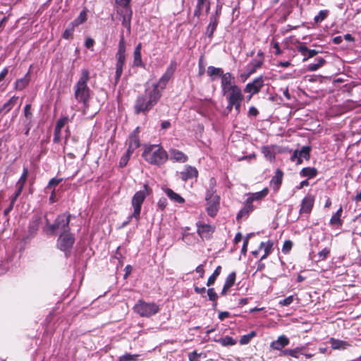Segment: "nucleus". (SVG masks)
Instances as JSON below:
<instances>
[{
	"label": "nucleus",
	"mask_w": 361,
	"mask_h": 361,
	"mask_svg": "<svg viewBox=\"0 0 361 361\" xmlns=\"http://www.w3.org/2000/svg\"><path fill=\"white\" fill-rule=\"evenodd\" d=\"M139 127H137L135 130L130 134L129 137V146L130 148H138L140 146V138L138 136Z\"/></svg>",
	"instance_id": "31"
},
{
	"label": "nucleus",
	"mask_w": 361,
	"mask_h": 361,
	"mask_svg": "<svg viewBox=\"0 0 361 361\" xmlns=\"http://www.w3.org/2000/svg\"><path fill=\"white\" fill-rule=\"evenodd\" d=\"M24 116L25 117V121H32V114L31 112V104H26L24 107Z\"/></svg>",
	"instance_id": "46"
},
{
	"label": "nucleus",
	"mask_w": 361,
	"mask_h": 361,
	"mask_svg": "<svg viewBox=\"0 0 361 361\" xmlns=\"http://www.w3.org/2000/svg\"><path fill=\"white\" fill-rule=\"evenodd\" d=\"M330 252V249L324 247L318 253L319 260H324Z\"/></svg>",
	"instance_id": "51"
},
{
	"label": "nucleus",
	"mask_w": 361,
	"mask_h": 361,
	"mask_svg": "<svg viewBox=\"0 0 361 361\" xmlns=\"http://www.w3.org/2000/svg\"><path fill=\"white\" fill-rule=\"evenodd\" d=\"M293 243L290 240H286L282 247V252L285 254L288 253L292 248Z\"/></svg>",
	"instance_id": "54"
},
{
	"label": "nucleus",
	"mask_w": 361,
	"mask_h": 361,
	"mask_svg": "<svg viewBox=\"0 0 361 361\" xmlns=\"http://www.w3.org/2000/svg\"><path fill=\"white\" fill-rule=\"evenodd\" d=\"M269 194V189L267 188H264L261 191L257 192H249L247 194V198L254 201H260L264 198Z\"/></svg>",
	"instance_id": "26"
},
{
	"label": "nucleus",
	"mask_w": 361,
	"mask_h": 361,
	"mask_svg": "<svg viewBox=\"0 0 361 361\" xmlns=\"http://www.w3.org/2000/svg\"><path fill=\"white\" fill-rule=\"evenodd\" d=\"M161 97V92H157L156 87H146L145 93L136 98L134 104L135 113L147 114L157 104Z\"/></svg>",
	"instance_id": "2"
},
{
	"label": "nucleus",
	"mask_w": 361,
	"mask_h": 361,
	"mask_svg": "<svg viewBox=\"0 0 361 361\" xmlns=\"http://www.w3.org/2000/svg\"><path fill=\"white\" fill-rule=\"evenodd\" d=\"M219 24V20L217 16H211L209 19V23L207 27L205 35L210 39L212 38L213 34Z\"/></svg>",
	"instance_id": "23"
},
{
	"label": "nucleus",
	"mask_w": 361,
	"mask_h": 361,
	"mask_svg": "<svg viewBox=\"0 0 361 361\" xmlns=\"http://www.w3.org/2000/svg\"><path fill=\"white\" fill-rule=\"evenodd\" d=\"M310 150L311 147L309 146H303L300 150H298V164H302V158H304L306 160H308L310 159Z\"/></svg>",
	"instance_id": "34"
},
{
	"label": "nucleus",
	"mask_w": 361,
	"mask_h": 361,
	"mask_svg": "<svg viewBox=\"0 0 361 361\" xmlns=\"http://www.w3.org/2000/svg\"><path fill=\"white\" fill-rule=\"evenodd\" d=\"M27 174H28L27 169L26 168H24L23 172L22 173L21 176L20 177L18 182L16 183V188H21L23 189V187L25 185L26 180H27Z\"/></svg>",
	"instance_id": "43"
},
{
	"label": "nucleus",
	"mask_w": 361,
	"mask_h": 361,
	"mask_svg": "<svg viewBox=\"0 0 361 361\" xmlns=\"http://www.w3.org/2000/svg\"><path fill=\"white\" fill-rule=\"evenodd\" d=\"M235 281V273L231 272L226 277L224 285L226 286L231 288L234 285Z\"/></svg>",
	"instance_id": "45"
},
{
	"label": "nucleus",
	"mask_w": 361,
	"mask_h": 361,
	"mask_svg": "<svg viewBox=\"0 0 361 361\" xmlns=\"http://www.w3.org/2000/svg\"><path fill=\"white\" fill-rule=\"evenodd\" d=\"M41 218L39 216H34L28 226L29 235L32 237L35 235L40 225Z\"/></svg>",
	"instance_id": "22"
},
{
	"label": "nucleus",
	"mask_w": 361,
	"mask_h": 361,
	"mask_svg": "<svg viewBox=\"0 0 361 361\" xmlns=\"http://www.w3.org/2000/svg\"><path fill=\"white\" fill-rule=\"evenodd\" d=\"M215 192H216V190L214 188H209L207 191L205 200L207 201V200H211L213 198H214L215 196H217L216 195H215Z\"/></svg>",
	"instance_id": "56"
},
{
	"label": "nucleus",
	"mask_w": 361,
	"mask_h": 361,
	"mask_svg": "<svg viewBox=\"0 0 361 361\" xmlns=\"http://www.w3.org/2000/svg\"><path fill=\"white\" fill-rule=\"evenodd\" d=\"M75 26L74 25L70 23L67 28L65 30V31L63 33V37L66 39H68L72 37L74 30H75Z\"/></svg>",
	"instance_id": "44"
},
{
	"label": "nucleus",
	"mask_w": 361,
	"mask_h": 361,
	"mask_svg": "<svg viewBox=\"0 0 361 361\" xmlns=\"http://www.w3.org/2000/svg\"><path fill=\"white\" fill-rule=\"evenodd\" d=\"M207 74L211 77L212 80H214L216 77H221L224 74L223 69L221 68H216L214 66H209L207 68Z\"/></svg>",
	"instance_id": "33"
},
{
	"label": "nucleus",
	"mask_w": 361,
	"mask_h": 361,
	"mask_svg": "<svg viewBox=\"0 0 361 361\" xmlns=\"http://www.w3.org/2000/svg\"><path fill=\"white\" fill-rule=\"evenodd\" d=\"M151 192L152 189L147 184H145L142 190L137 191L135 193L131 200L132 207L133 208V213L129 216L128 221L125 222L123 225H126L132 218H135L137 221L140 219L142 204L144 202L145 198L149 195Z\"/></svg>",
	"instance_id": "6"
},
{
	"label": "nucleus",
	"mask_w": 361,
	"mask_h": 361,
	"mask_svg": "<svg viewBox=\"0 0 361 361\" xmlns=\"http://www.w3.org/2000/svg\"><path fill=\"white\" fill-rule=\"evenodd\" d=\"M293 300H294V296L290 295V296L286 298L285 299L280 300L279 302V305L281 306H288L293 302Z\"/></svg>",
	"instance_id": "50"
},
{
	"label": "nucleus",
	"mask_w": 361,
	"mask_h": 361,
	"mask_svg": "<svg viewBox=\"0 0 361 361\" xmlns=\"http://www.w3.org/2000/svg\"><path fill=\"white\" fill-rule=\"evenodd\" d=\"M252 203L253 202H252V200H250L249 198H247V200H246V201L245 202L243 208L247 212H248V213L252 212L254 210V209H255Z\"/></svg>",
	"instance_id": "52"
},
{
	"label": "nucleus",
	"mask_w": 361,
	"mask_h": 361,
	"mask_svg": "<svg viewBox=\"0 0 361 361\" xmlns=\"http://www.w3.org/2000/svg\"><path fill=\"white\" fill-rule=\"evenodd\" d=\"M142 156L147 162L156 166L164 164L169 159L166 151L160 145L146 146Z\"/></svg>",
	"instance_id": "3"
},
{
	"label": "nucleus",
	"mask_w": 361,
	"mask_h": 361,
	"mask_svg": "<svg viewBox=\"0 0 361 361\" xmlns=\"http://www.w3.org/2000/svg\"><path fill=\"white\" fill-rule=\"evenodd\" d=\"M133 66L141 67L144 66L141 56V43H139L135 48L133 53Z\"/></svg>",
	"instance_id": "28"
},
{
	"label": "nucleus",
	"mask_w": 361,
	"mask_h": 361,
	"mask_svg": "<svg viewBox=\"0 0 361 361\" xmlns=\"http://www.w3.org/2000/svg\"><path fill=\"white\" fill-rule=\"evenodd\" d=\"M116 73H115V81L117 83L122 75L123 66L126 61V41L124 36L122 34L120 37L118 42V51L116 54Z\"/></svg>",
	"instance_id": "7"
},
{
	"label": "nucleus",
	"mask_w": 361,
	"mask_h": 361,
	"mask_svg": "<svg viewBox=\"0 0 361 361\" xmlns=\"http://www.w3.org/2000/svg\"><path fill=\"white\" fill-rule=\"evenodd\" d=\"M262 152L263 153L264 156L269 161H273L275 159V152L270 147L263 146L262 147Z\"/></svg>",
	"instance_id": "38"
},
{
	"label": "nucleus",
	"mask_w": 361,
	"mask_h": 361,
	"mask_svg": "<svg viewBox=\"0 0 361 361\" xmlns=\"http://www.w3.org/2000/svg\"><path fill=\"white\" fill-rule=\"evenodd\" d=\"M170 159L175 162L185 163L188 161V156L183 152L176 149H171L169 150Z\"/></svg>",
	"instance_id": "17"
},
{
	"label": "nucleus",
	"mask_w": 361,
	"mask_h": 361,
	"mask_svg": "<svg viewBox=\"0 0 361 361\" xmlns=\"http://www.w3.org/2000/svg\"><path fill=\"white\" fill-rule=\"evenodd\" d=\"M130 158H128V157L123 155L121 157V160H120V162H119V166L120 167L123 168L124 166H126L129 161Z\"/></svg>",
	"instance_id": "63"
},
{
	"label": "nucleus",
	"mask_w": 361,
	"mask_h": 361,
	"mask_svg": "<svg viewBox=\"0 0 361 361\" xmlns=\"http://www.w3.org/2000/svg\"><path fill=\"white\" fill-rule=\"evenodd\" d=\"M61 130H58V128H56L54 129V138H53V141L56 143H58L60 142L61 140Z\"/></svg>",
	"instance_id": "61"
},
{
	"label": "nucleus",
	"mask_w": 361,
	"mask_h": 361,
	"mask_svg": "<svg viewBox=\"0 0 361 361\" xmlns=\"http://www.w3.org/2000/svg\"><path fill=\"white\" fill-rule=\"evenodd\" d=\"M221 92H225L238 85L235 84V78L231 73H226L221 76Z\"/></svg>",
	"instance_id": "12"
},
{
	"label": "nucleus",
	"mask_w": 361,
	"mask_h": 361,
	"mask_svg": "<svg viewBox=\"0 0 361 361\" xmlns=\"http://www.w3.org/2000/svg\"><path fill=\"white\" fill-rule=\"evenodd\" d=\"M168 204L167 200L165 197H161L157 202V207L161 210H164Z\"/></svg>",
	"instance_id": "55"
},
{
	"label": "nucleus",
	"mask_w": 361,
	"mask_h": 361,
	"mask_svg": "<svg viewBox=\"0 0 361 361\" xmlns=\"http://www.w3.org/2000/svg\"><path fill=\"white\" fill-rule=\"evenodd\" d=\"M258 114H259V111L257 109V108H255V106L250 107V109L248 110V113H247L248 116L256 117L258 116Z\"/></svg>",
	"instance_id": "62"
},
{
	"label": "nucleus",
	"mask_w": 361,
	"mask_h": 361,
	"mask_svg": "<svg viewBox=\"0 0 361 361\" xmlns=\"http://www.w3.org/2000/svg\"><path fill=\"white\" fill-rule=\"evenodd\" d=\"M87 20V13L85 11H82L80 13L79 16L71 23L74 25L75 27L83 23Z\"/></svg>",
	"instance_id": "42"
},
{
	"label": "nucleus",
	"mask_w": 361,
	"mask_h": 361,
	"mask_svg": "<svg viewBox=\"0 0 361 361\" xmlns=\"http://www.w3.org/2000/svg\"><path fill=\"white\" fill-rule=\"evenodd\" d=\"M215 341L220 343L222 346H232L237 343V339L229 336L216 339Z\"/></svg>",
	"instance_id": "32"
},
{
	"label": "nucleus",
	"mask_w": 361,
	"mask_h": 361,
	"mask_svg": "<svg viewBox=\"0 0 361 361\" xmlns=\"http://www.w3.org/2000/svg\"><path fill=\"white\" fill-rule=\"evenodd\" d=\"M297 49L299 52L301 53L302 56H304V58L302 59L303 61H306L310 58L314 57L316 56L319 51L315 49H309L305 45L300 44L297 47Z\"/></svg>",
	"instance_id": "20"
},
{
	"label": "nucleus",
	"mask_w": 361,
	"mask_h": 361,
	"mask_svg": "<svg viewBox=\"0 0 361 361\" xmlns=\"http://www.w3.org/2000/svg\"><path fill=\"white\" fill-rule=\"evenodd\" d=\"M221 271V266H218L216 268V269L214 270V271L213 272V274L209 277V279L207 280V286H212V285H213L214 283L216 278L220 274Z\"/></svg>",
	"instance_id": "40"
},
{
	"label": "nucleus",
	"mask_w": 361,
	"mask_h": 361,
	"mask_svg": "<svg viewBox=\"0 0 361 361\" xmlns=\"http://www.w3.org/2000/svg\"><path fill=\"white\" fill-rule=\"evenodd\" d=\"M70 218V214H61L56 217L53 224H50L47 219L46 226L43 230L48 234H55L59 232L61 233L68 232L71 229L69 226Z\"/></svg>",
	"instance_id": "5"
},
{
	"label": "nucleus",
	"mask_w": 361,
	"mask_h": 361,
	"mask_svg": "<svg viewBox=\"0 0 361 361\" xmlns=\"http://www.w3.org/2000/svg\"><path fill=\"white\" fill-rule=\"evenodd\" d=\"M342 207H340L338 211L331 216L330 219V224L331 225H341L342 221L341 220V216L342 214Z\"/></svg>",
	"instance_id": "39"
},
{
	"label": "nucleus",
	"mask_w": 361,
	"mask_h": 361,
	"mask_svg": "<svg viewBox=\"0 0 361 361\" xmlns=\"http://www.w3.org/2000/svg\"><path fill=\"white\" fill-rule=\"evenodd\" d=\"M222 94L226 97L228 103L227 106L226 107V111H227L228 113H230L234 108L236 115H238L241 111V104L245 99V96L240 87L237 86L231 90L223 92Z\"/></svg>",
	"instance_id": "4"
},
{
	"label": "nucleus",
	"mask_w": 361,
	"mask_h": 361,
	"mask_svg": "<svg viewBox=\"0 0 361 361\" xmlns=\"http://www.w3.org/2000/svg\"><path fill=\"white\" fill-rule=\"evenodd\" d=\"M200 353H197L196 350H194L192 353H189L188 359L190 361H199V358L200 357Z\"/></svg>",
	"instance_id": "58"
},
{
	"label": "nucleus",
	"mask_w": 361,
	"mask_h": 361,
	"mask_svg": "<svg viewBox=\"0 0 361 361\" xmlns=\"http://www.w3.org/2000/svg\"><path fill=\"white\" fill-rule=\"evenodd\" d=\"M329 343L331 345V348L335 350H344L350 346V344L348 342L336 339L334 338H331Z\"/></svg>",
	"instance_id": "30"
},
{
	"label": "nucleus",
	"mask_w": 361,
	"mask_h": 361,
	"mask_svg": "<svg viewBox=\"0 0 361 361\" xmlns=\"http://www.w3.org/2000/svg\"><path fill=\"white\" fill-rule=\"evenodd\" d=\"M18 97L13 96L0 108V113L2 116L7 114L16 104Z\"/></svg>",
	"instance_id": "21"
},
{
	"label": "nucleus",
	"mask_w": 361,
	"mask_h": 361,
	"mask_svg": "<svg viewBox=\"0 0 361 361\" xmlns=\"http://www.w3.org/2000/svg\"><path fill=\"white\" fill-rule=\"evenodd\" d=\"M207 214L211 217H214L219 211L220 197L219 196H215L214 198L211 200H207Z\"/></svg>",
	"instance_id": "15"
},
{
	"label": "nucleus",
	"mask_w": 361,
	"mask_h": 361,
	"mask_svg": "<svg viewBox=\"0 0 361 361\" xmlns=\"http://www.w3.org/2000/svg\"><path fill=\"white\" fill-rule=\"evenodd\" d=\"M315 61H316L315 63H310L307 66V71H316L319 68L323 66L325 64V63H326L325 59H323V58H321V57L320 58H317Z\"/></svg>",
	"instance_id": "35"
},
{
	"label": "nucleus",
	"mask_w": 361,
	"mask_h": 361,
	"mask_svg": "<svg viewBox=\"0 0 361 361\" xmlns=\"http://www.w3.org/2000/svg\"><path fill=\"white\" fill-rule=\"evenodd\" d=\"M250 213L247 212L244 208L240 209L239 212L237 214L236 219L239 221L240 219L245 218L247 219L249 216Z\"/></svg>",
	"instance_id": "57"
},
{
	"label": "nucleus",
	"mask_w": 361,
	"mask_h": 361,
	"mask_svg": "<svg viewBox=\"0 0 361 361\" xmlns=\"http://www.w3.org/2000/svg\"><path fill=\"white\" fill-rule=\"evenodd\" d=\"M23 191V188H16V190L14 193V195L11 198V202L12 203H15L18 197L20 195L21 192Z\"/></svg>",
	"instance_id": "60"
},
{
	"label": "nucleus",
	"mask_w": 361,
	"mask_h": 361,
	"mask_svg": "<svg viewBox=\"0 0 361 361\" xmlns=\"http://www.w3.org/2000/svg\"><path fill=\"white\" fill-rule=\"evenodd\" d=\"M61 181V179H56L55 178H51L48 183L47 188H51L53 185L56 186L59 185Z\"/></svg>",
	"instance_id": "64"
},
{
	"label": "nucleus",
	"mask_w": 361,
	"mask_h": 361,
	"mask_svg": "<svg viewBox=\"0 0 361 361\" xmlns=\"http://www.w3.org/2000/svg\"><path fill=\"white\" fill-rule=\"evenodd\" d=\"M209 1V0H197L196 7L194 11V16L199 18L202 14V11L204 8V4Z\"/></svg>",
	"instance_id": "37"
},
{
	"label": "nucleus",
	"mask_w": 361,
	"mask_h": 361,
	"mask_svg": "<svg viewBox=\"0 0 361 361\" xmlns=\"http://www.w3.org/2000/svg\"><path fill=\"white\" fill-rule=\"evenodd\" d=\"M307 344H305V345H301V346H298L294 349H286V350H284L282 353L283 355H288L293 357H295V358H298V354L300 353L302 355L304 354L305 350L307 349Z\"/></svg>",
	"instance_id": "24"
},
{
	"label": "nucleus",
	"mask_w": 361,
	"mask_h": 361,
	"mask_svg": "<svg viewBox=\"0 0 361 361\" xmlns=\"http://www.w3.org/2000/svg\"><path fill=\"white\" fill-rule=\"evenodd\" d=\"M30 71L29 70L23 78L16 80L14 83V88L16 90L21 91L29 85L30 81Z\"/></svg>",
	"instance_id": "19"
},
{
	"label": "nucleus",
	"mask_w": 361,
	"mask_h": 361,
	"mask_svg": "<svg viewBox=\"0 0 361 361\" xmlns=\"http://www.w3.org/2000/svg\"><path fill=\"white\" fill-rule=\"evenodd\" d=\"M207 295L209 300L214 302V306H216L218 295L217 293L215 292L214 289L213 288H209L207 290Z\"/></svg>",
	"instance_id": "48"
},
{
	"label": "nucleus",
	"mask_w": 361,
	"mask_h": 361,
	"mask_svg": "<svg viewBox=\"0 0 361 361\" xmlns=\"http://www.w3.org/2000/svg\"><path fill=\"white\" fill-rule=\"evenodd\" d=\"M122 25L127 28L128 32L130 33V20L132 11L130 8H126V11H123Z\"/></svg>",
	"instance_id": "29"
},
{
	"label": "nucleus",
	"mask_w": 361,
	"mask_h": 361,
	"mask_svg": "<svg viewBox=\"0 0 361 361\" xmlns=\"http://www.w3.org/2000/svg\"><path fill=\"white\" fill-rule=\"evenodd\" d=\"M159 307L154 302L139 300L134 306V311L141 317H149L159 311Z\"/></svg>",
	"instance_id": "8"
},
{
	"label": "nucleus",
	"mask_w": 361,
	"mask_h": 361,
	"mask_svg": "<svg viewBox=\"0 0 361 361\" xmlns=\"http://www.w3.org/2000/svg\"><path fill=\"white\" fill-rule=\"evenodd\" d=\"M314 197L312 195H307L302 200L300 214L309 215L314 206Z\"/></svg>",
	"instance_id": "13"
},
{
	"label": "nucleus",
	"mask_w": 361,
	"mask_h": 361,
	"mask_svg": "<svg viewBox=\"0 0 361 361\" xmlns=\"http://www.w3.org/2000/svg\"><path fill=\"white\" fill-rule=\"evenodd\" d=\"M289 338L286 336L281 335L278 337L277 340L274 341L270 343V348L272 350H281L284 347L287 346L289 344Z\"/></svg>",
	"instance_id": "16"
},
{
	"label": "nucleus",
	"mask_w": 361,
	"mask_h": 361,
	"mask_svg": "<svg viewBox=\"0 0 361 361\" xmlns=\"http://www.w3.org/2000/svg\"><path fill=\"white\" fill-rule=\"evenodd\" d=\"M176 67L177 63L175 61H171L165 73L159 78L158 82L153 84L151 88L156 87L157 91L161 93L162 90L166 88L168 82L171 79Z\"/></svg>",
	"instance_id": "9"
},
{
	"label": "nucleus",
	"mask_w": 361,
	"mask_h": 361,
	"mask_svg": "<svg viewBox=\"0 0 361 361\" xmlns=\"http://www.w3.org/2000/svg\"><path fill=\"white\" fill-rule=\"evenodd\" d=\"M300 174L301 176L303 177H308L309 178H314L317 174V170L315 168H311V167H306L303 168L300 172Z\"/></svg>",
	"instance_id": "36"
},
{
	"label": "nucleus",
	"mask_w": 361,
	"mask_h": 361,
	"mask_svg": "<svg viewBox=\"0 0 361 361\" xmlns=\"http://www.w3.org/2000/svg\"><path fill=\"white\" fill-rule=\"evenodd\" d=\"M271 247H272V243H271L270 242H267V243L262 242L260 244L259 248L264 249L265 253L269 254Z\"/></svg>",
	"instance_id": "53"
},
{
	"label": "nucleus",
	"mask_w": 361,
	"mask_h": 361,
	"mask_svg": "<svg viewBox=\"0 0 361 361\" xmlns=\"http://www.w3.org/2000/svg\"><path fill=\"white\" fill-rule=\"evenodd\" d=\"M198 176V171L196 168L191 166H185L184 171L180 172L181 179L186 181L188 179L196 178Z\"/></svg>",
	"instance_id": "18"
},
{
	"label": "nucleus",
	"mask_w": 361,
	"mask_h": 361,
	"mask_svg": "<svg viewBox=\"0 0 361 361\" xmlns=\"http://www.w3.org/2000/svg\"><path fill=\"white\" fill-rule=\"evenodd\" d=\"M281 179H282V172L279 169H278L276 171V176L272 178L271 181L279 185L281 183Z\"/></svg>",
	"instance_id": "59"
},
{
	"label": "nucleus",
	"mask_w": 361,
	"mask_h": 361,
	"mask_svg": "<svg viewBox=\"0 0 361 361\" xmlns=\"http://www.w3.org/2000/svg\"><path fill=\"white\" fill-rule=\"evenodd\" d=\"M264 86V78L263 76H259L253 80L252 82H248L245 88L244 92L246 93L255 94L258 93L262 87Z\"/></svg>",
	"instance_id": "11"
},
{
	"label": "nucleus",
	"mask_w": 361,
	"mask_h": 361,
	"mask_svg": "<svg viewBox=\"0 0 361 361\" xmlns=\"http://www.w3.org/2000/svg\"><path fill=\"white\" fill-rule=\"evenodd\" d=\"M196 226L197 228V232L202 238H209L214 232V228L209 224H204L202 221H197Z\"/></svg>",
	"instance_id": "14"
},
{
	"label": "nucleus",
	"mask_w": 361,
	"mask_h": 361,
	"mask_svg": "<svg viewBox=\"0 0 361 361\" xmlns=\"http://www.w3.org/2000/svg\"><path fill=\"white\" fill-rule=\"evenodd\" d=\"M89 80V71L87 69H82L78 80L73 87L75 99L82 106L78 108H76L75 106H72L71 109L74 111H81L83 115L87 114L86 111L89 108V101L91 98V90L87 85Z\"/></svg>",
	"instance_id": "1"
},
{
	"label": "nucleus",
	"mask_w": 361,
	"mask_h": 361,
	"mask_svg": "<svg viewBox=\"0 0 361 361\" xmlns=\"http://www.w3.org/2000/svg\"><path fill=\"white\" fill-rule=\"evenodd\" d=\"M163 190L171 200L179 204H183L185 202L184 198L178 193L175 192L173 190L166 188H163Z\"/></svg>",
	"instance_id": "27"
},
{
	"label": "nucleus",
	"mask_w": 361,
	"mask_h": 361,
	"mask_svg": "<svg viewBox=\"0 0 361 361\" xmlns=\"http://www.w3.org/2000/svg\"><path fill=\"white\" fill-rule=\"evenodd\" d=\"M263 63V59L252 60L247 66V74L246 78L253 74L257 69L259 68L262 66Z\"/></svg>",
	"instance_id": "25"
},
{
	"label": "nucleus",
	"mask_w": 361,
	"mask_h": 361,
	"mask_svg": "<svg viewBox=\"0 0 361 361\" xmlns=\"http://www.w3.org/2000/svg\"><path fill=\"white\" fill-rule=\"evenodd\" d=\"M68 121L69 119L67 116L59 118L56 122L55 128H58V130H62L63 126L68 122Z\"/></svg>",
	"instance_id": "49"
},
{
	"label": "nucleus",
	"mask_w": 361,
	"mask_h": 361,
	"mask_svg": "<svg viewBox=\"0 0 361 361\" xmlns=\"http://www.w3.org/2000/svg\"><path fill=\"white\" fill-rule=\"evenodd\" d=\"M329 13V10H321L319 13L314 16V22L316 24L322 23L323 20H324L328 15Z\"/></svg>",
	"instance_id": "41"
},
{
	"label": "nucleus",
	"mask_w": 361,
	"mask_h": 361,
	"mask_svg": "<svg viewBox=\"0 0 361 361\" xmlns=\"http://www.w3.org/2000/svg\"><path fill=\"white\" fill-rule=\"evenodd\" d=\"M74 242L75 238L70 231L61 233L57 240V247L68 256V252L71 250Z\"/></svg>",
	"instance_id": "10"
},
{
	"label": "nucleus",
	"mask_w": 361,
	"mask_h": 361,
	"mask_svg": "<svg viewBox=\"0 0 361 361\" xmlns=\"http://www.w3.org/2000/svg\"><path fill=\"white\" fill-rule=\"evenodd\" d=\"M138 356L137 354L126 353L120 357L119 361H135Z\"/></svg>",
	"instance_id": "47"
}]
</instances>
